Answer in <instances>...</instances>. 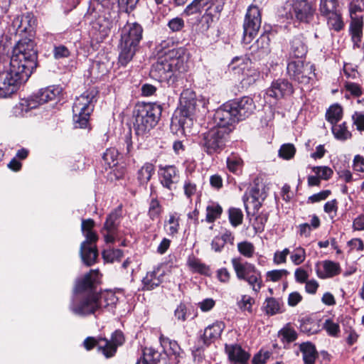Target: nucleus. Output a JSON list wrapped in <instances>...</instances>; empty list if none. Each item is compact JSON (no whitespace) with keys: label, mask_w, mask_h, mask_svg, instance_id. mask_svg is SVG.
Here are the masks:
<instances>
[{"label":"nucleus","mask_w":364,"mask_h":364,"mask_svg":"<svg viewBox=\"0 0 364 364\" xmlns=\"http://www.w3.org/2000/svg\"><path fill=\"white\" fill-rule=\"evenodd\" d=\"M285 8L291 18L303 23H309L316 11L314 4L309 0H288Z\"/></svg>","instance_id":"nucleus-11"},{"label":"nucleus","mask_w":364,"mask_h":364,"mask_svg":"<svg viewBox=\"0 0 364 364\" xmlns=\"http://www.w3.org/2000/svg\"><path fill=\"white\" fill-rule=\"evenodd\" d=\"M314 67L301 59L291 60L287 65V73L299 83L307 84L314 76Z\"/></svg>","instance_id":"nucleus-12"},{"label":"nucleus","mask_w":364,"mask_h":364,"mask_svg":"<svg viewBox=\"0 0 364 364\" xmlns=\"http://www.w3.org/2000/svg\"><path fill=\"white\" fill-rule=\"evenodd\" d=\"M224 328L225 323L221 321H217L206 327L202 336L203 343L206 346H208L211 343L214 342L220 338Z\"/></svg>","instance_id":"nucleus-24"},{"label":"nucleus","mask_w":364,"mask_h":364,"mask_svg":"<svg viewBox=\"0 0 364 364\" xmlns=\"http://www.w3.org/2000/svg\"><path fill=\"white\" fill-rule=\"evenodd\" d=\"M160 343L166 354L179 356L181 349L176 341H171L168 338L161 336Z\"/></svg>","instance_id":"nucleus-38"},{"label":"nucleus","mask_w":364,"mask_h":364,"mask_svg":"<svg viewBox=\"0 0 364 364\" xmlns=\"http://www.w3.org/2000/svg\"><path fill=\"white\" fill-rule=\"evenodd\" d=\"M263 307L265 313L271 316L280 314L283 311L282 302L273 297L266 299Z\"/></svg>","instance_id":"nucleus-39"},{"label":"nucleus","mask_w":364,"mask_h":364,"mask_svg":"<svg viewBox=\"0 0 364 364\" xmlns=\"http://www.w3.org/2000/svg\"><path fill=\"white\" fill-rule=\"evenodd\" d=\"M223 213L221 206L215 203H210L206 207V218L208 223H213L219 218Z\"/></svg>","instance_id":"nucleus-41"},{"label":"nucleus","mask_w":364,"mask_h":364,"mask_svg":"<svg viewBox=\"0 0 364 364\" xmlns=\"http://www.w3.org/2000/svg\"><path fill=\"white\" fill-rule=\"evenodd\" d=\"M323 328L331 336L336 337L340 333V326L338 323L331 319H326L323 323Z\"/></svg>","instance_id":"nucleus-55"},{"label":"nucleus","mask_w":364,"mask_h":364,"mask_svg":"<svg viewBox=\"0 0 364 364\" xmlns=\"http://www.w3.org/2000/svg\"><path fill=\"white\" fill-rule=\"evenodd\" d=\"M154 166L151 163H145L137 171V181L140 185H146L154 173Z\"/></svg>","instance_id":"nucleus-33"},{"label":"nucleus","mask_w":364,"mask_h":364,"mask_svg":"<svg viewBox=\"0 0 364 364\" xmlns=\"http://www.w3.org/2000/svg\"><path fill=\"white\" fill-rule=\"evenodd\" d=\"M253 299L248 295H243L241 300L238 302V306L242 311H251Z\"/></svg>","instance_id":"nucleus-62"},{"label":"nucleus","mask_w":364,"mask_h":364,"mask_svg":"<svg viewBox=\"0 0 364 364\" xmlns=\"http://www.w3.org/2000/svg\"><path fill=\"white\" fill-rule=\"evenodd\" d=\"M187 264L193 272L204 275H208L210 274L209 267L201 262L200 259L195 257H189L187 261Z\"/></svg>","instance_id":"nucleus-37"},{"label":"nucleus","mask_w":364,"mask_h":364,"mask_svg":"<svg viewBox=\"0 0 364 364\" xmlns=\"http://www.w3.org/2000/svg\"><path fill=\"white\" fill-rule=\"evenodd\" d=\"M161 114V107L156 104H138L134 110V127L136 134L144 135L158 123Z\"/></svg>","instance_id":"nucleus-6"},{"label":"nucleus","mask_w":364,"mask_h":364,"mask_svg":"<svg viewBox=\"0 0 364 364\" xmlns=\"http://www.w3.org/2000/svg\"><path fill=\"white\" fill-rule=\"evenodd\" d=\"M228 134L227 128L214 127L201 134L200 145L208 155L219 154L226 146Z\"/></svg>","instance_id":"nucleus-9"},{"label":"nucleus","mask_w":364,"mask_h":364,"mask_svg":"<svg viewBox=\"0 0 364 364\" xmlns=\"http://www.w3.org/2000/svg\"><path fill=\"white\" fill-rule=\"evenodd\" d=\"M270 38L269 34H262L255 42V46L260 50L262 54L267 53L269 51Z\"/></svg>","instance_id":"nucleus-50"},{"label":"nucleus","mask_w":364,"mask_h":364,"mask_svg":"<svg viewBox=\"0 0 364 364\" xmlns=\"http://www.w3.org/2000/svg\"><path fill=\"white\" fill-rule=\"evenodd\" d=\"M243 161L242 159L235 154H231L227 158V166L230 171L233 173H240L242 171Z\"/></svg>","instance_id":"nucleus-40"},{"label":"nucleus","mask_w":364,"mask_h":364,"mask_svg":"<svg viewBox=\"0 0 364 364\" xmlns=\"http://www.w3.org/2000/svg\"><path fill=\"white\" fill-rule=\"evenodd\" d=\"M230 102H227L218 108L214 114V121L216 127H225L238 122L237 117Z\"/></svg>","instance_id":"nucleus-15"},{"label":"nucleus","mask_w":364,"mask_h":364,"mask_svg":"<svg viewBox=\"0 0 364 364\" xmlns=\"http://www.w3.org/2000/svg\"><path fill=\"white\" fill-rule=\"evenodd\" d=\"M228 213L230 222L233 227H237L242 223L243 214L240 209L231 208Z\"/></svg>","instance_id":"nucleus-52"},{"label":"nucleus","mask_w":364,"mask_h":364,"mask_svg":"<svg viewBox=\"0 0 364 364\" xmlns=\"http://www.w3.org/2000/svg\"><path fill=\"white\" fill-rule=\"evenodd\" d=\"M270 357V353L269 351L260 350L257 353L252 359L253 364H265L267 360Z\"/></svg>","instance_id":"nucleus-64"},{"label":"nucleus","mask_w":364,"mask_h":364,"mask_svg":"<svg viewBox=\"0 0 364 364\" xmlns=\"http://www.w3.org/2000/svg\"><path fill=\"white\" fill-rule=\"evenodd\" d=\"M331 192L329 190H324L309 197L308 202L314 203L326 200Z\"/></svg>","instance_id":"nucleus-63"},{"label":"nucleus","mask_w":364,"mask_h":364,"mask_svg":"<svg viewBox=\"0 0 364 364\" xmlns=\"http://www.w3.org/2000/svg\"><path fill=\"white\" fill-rule=\"evenodd\" d=\"M70 53L67 47L60 45L55 46L53 49V56L55 59H60L68 58Z\"/></svg>","instance_id":"nucleus-60"},{"label":"nucleus","mask_w":364,"mask_h":364,"mask_svg":"<svg viewBox=\"0 0 364 364\" xmlns=\"http://www.w3.org/2000/svg\"><path fill=\"white\" fill-rule=\"evenodd\" d=\"M143 28L138 23H127L121 29L118 62L126 66L133 58L142 39Z\"/></svg>","instance_id":"nucleus-5"},{"label":"nucleus","mask_w":364,"mask_h":364,"mask_svg":"<svg viewBox=\"0 0 364 364\" xmlns=\"http://www.w3.org/2000/svg\"><path fill=\"white\" fill-rule=\"evenodd\" d=\"M62 90L60 87L50 86L38 91L37 95L28 99H23L15 107L14 112L16 115L23 116L24 114L39 105L49 101H54L60 95Z\"/></svg>","instance_id":"nucleus-8"},{"label":"nucleus","mask_w":364,"mask_h":364,"mask_svg":"<svg viewBox=\"0 0 364 364\" xmlns=\"http://www.w3.org/2000/svg\"><path fill=\"white\" fill-rule=\"evenodd\" d=\"M94 97L95 93L93 91H87L76 97L73 106V121L75 127H87L90 115L93 111Z\"/></svg>","instance_id":"nucleus-10"},{"label":"nucleus","mask_w":364,"mask_h":364,"mask_svg":"<svg viewBox=\"0 0 364 364\" xmlns=\"http://www.w3.org/2000/svg\"><path fill=\"white\" fill-rule=\"evenodd\" d=\"M223 10L222 4H218L214 7H208L205 13L203 15L200 24L203 31H208L220 17V14Z\"/></svg>","instance_id":"nucleus-22"},{"label":"nucleus","mask_w":364,"mask_h":364,"mask_svg":"<svg viewBox=\"0 0 364 364\" xmlns=\"http://www.w3.org/2000/svg\"><path fill=\"white\" fill-rule=\"evenodd\" d=\"M313 171L321 180H328L333 175V170L328 166H314Z\"/></svg>","instance_id":"nucleus-57"},{"label":"nucleus","mask_w":364,"mask_h":364,"mask_svg":"<svg viewBox=\"0 0 364 364\" xmlns=\"http://www.w3.org/2000/svg\"><path fill=\"white\" fill-rule=\"evenodd\" d=\"M332 132L336 139L345 141L351 137V133L348 130L346 122L341 124H333Z\"/></svg>","instance_id":"nucleus-42"},{"label":"nucleus","mask_w":364,"mask_h":364,"mask_svg":"<svg viewBox=\"0 0 364 364\" xmlns=\"http://www.w3.org/2000/svg\"><path fill=\"white\" fill-rule=\"evenodd\" d=\"M278 336L282 343H290L297 339L298 333L290 323H287L279 331Z\"/></svg>","instance_id":"nucleus-35"},{"label":"nucleus","mask_w":364,"mask_h":364,"mask_svg":"<svg viewBox=\"0 0 364 364\" xmlns=\"http://www.w3.org/2000/svg\"><path fill=\"white\" fill-rule=\"evenodd\" d=\"M118 298L112 291H105L100 294H97V303L99 310L102 309H111L117 304Z\"/></svg>","instance_id":"nucleus-32"},{"label":"nucleus","mask_w":364,"mask_h":364,"mask_svg":"<svg viewBox=\"0 0 364 364\" xmlns=\"http://www.w3.org/2000/svg\"><path fill=\"white\" fill-rule=\"evenodd\" d=\"M231 264L237 278L239 280L247 282L252 291L258 293L262 287V279L261 272L255 264L248 262H242L240 257L232 258Z\"/></svg>","instance_id":"nucleus-7"},{"label":"nucleus","mask_w":364,"mask_h":364,"mask_svg":"<svg viewBox=\"0 0 364 364\" xmlns=\"http://www.w3.org/2000/svg\"><path fill=\"white\" fill-rule=\"evenodd\" d=\"M221 4L223 6V0H193L185 9L188 15H191L197 12H200L205 6L214 7L217 4Z\"/></svg>","instance_id":"nucleus-28"},{"label":"nucleus","mask_w":364,"mask_h":364,"mask_svg":"<svg viewBox=\"0 0 364 364\" xmlns=\"http://www.w3.org/2000/svg\"><path fill=\"white\" fill-rule=\"evenodd\" d=\"M363 17H352V20L350 21L349 26V32L351 36V39L355 46H358L361 41L363 36Z\"/></svg>","instance_id":"nucleus-27"},{"label":"nucleus","mask_w":364,"mask_h":364,"mask_svg":"<svg viewBox=\"0 0 364 364\" xmlns=\"http://www.w3.org/2000/svg\"><path fill=\"white\" fill-rule=\"evenodd\" d=\"M307 52L306 46L301 36L294 37L291 42L290 55L293 58L301 59Z\"/></svg>","instance_id":"nucleus-30"},{"label":"nucleus","mask_w":364,"mask_h":364,"mask_svg":"<svg viewBox=\"0 0 364 364\" xmlns=\"http://www.w3.org/2000/svg\"><path fill=\"white\" fill-rule=\"evenodd\" d=\"M123 253L119 249H107L103 251L102 257L107 262H114L122 258Z\"/></svg>","instance_id":"nucleus-51"},{"label":"nucleus","mask_w":364,"mask_h":364,"mask_svg":"<svg viewBox=\"0 0 364 364\" xmlns=\"http://www.w3.org/2000/svg\"><path fill=\"white\" fill-rule=\"evenodd\" d=\"M188 59L187 50L183 47L164 51L152 65L150 75L159 82H168L174 72H183Z\"/></svg>","instance_id":"nucleus-4"},{"label":"nucleus","mask_w":364,"mask_h":364,"mask_svg":"<svg viewBox=\"0 0 364 364\" xmlns=\"http://www.w3.org/2000/svg\"><path fill=\"white\" fill-rule=\"evenodd\" d=\"M237 250L240 255L246 258H251L253 257L255 247L254 245L248 241H242L237 243Z\"/></svg>","instance_id":"nucleus-45"},{"label":"nucleus","mask_w":364,"mask_h":364,"mask_svg":"<svg viewBox=\"0 0 364 364\" xmlns=\"http://www.w3.org/2000/svg\"><path fill=\"white\" fill-rule=\"evenodd\" d=\"M237 117L238 121L242 120L252 115L256 109V105L252 98L245 96L235 101L230 102Z\"/></svg>","instance_id":"nucleus-16"},{"label":"nucleus","mask_w":364,"mask_h":364,"mask_svg":"<svg viewBox=\"0 0 364 364\" xmlns=\"http://www.w3.org/2000/svg\"><path fill=\"white\" fill-rule=\"evenodd\" d=\"M289 274L286 269H275L267 272V279L276 282L279 281L283 277Z\"/></svg>","instance_id":"nucleus-58"},{"label":"nucleus","mask_w":364,"mask_h":364,"mask_svg":"<svg viewBox=\"0 0 364 364\" xmlns=\"http://www.w3.org/2000/svg\"><path fill=\"white\" fill-rule=\"evenodd\" d=\"M343 116L342 107L338 105L331 106L326 112V119L331 124H336L340 121Z\"/></svg>","instance_id":"nucleus-44"},{"label":"nucleus","mask_w":364,"mask_h":364,"mask_svg":"<svg viewBox=\"0 0 364 364\" xmlns=\"http://www.w3.org/2000/svg\"><path fill=\"white\" fill-rule=\"evenodd\" d=\"M292 85L287 80L279 79L274 81L271 86L267 90V97L278 100L293 93Z\"/></svg>","instance_id":"nucleus-17"},{"label":"nucleus","mask_w":364,"mask_h":364,"mask_svg":"<svg viewBox=\"0 0 364 364\" xmlns=\"http://www.w3.org/2000/svg\"><path fill=\"white\" fill-rule=\"evenodd\" d=\"M164 274V272L159 267L147 272L142 279L143 289L149 291L158 287L162 282Z\"/></svg>","instance_id":"nucleus-23"},{"label":"nucleus","mask_w":364,"mask_h":364,"mask_svg":"<svg viewBox=\"0 0 364 364\" xmlns=\"http://www.w3.org/2000/svg\"><path fill=\"white\" fill-rule=\"evenodd\" d=\"M162 212V207L156 198H152L149 203V215L151 220L159 218Z\"/></svg>","instance_id":"nucleus-53"},{"label":"nucleus","mask_w":364,"mask_h":364,"mask_svg":"<svg viewBox=\"0 0 364 364\" xmlns=\"http://www.w3.org/2000/svg\"><path fill=\"white\" fill-rule=\"evenodd\" d=\"M160 354L152 348H146L143 354V364H157L159 361Z\"/></svg>","instance_id":"nucleus-47"},{"label":"nucleus","mask_w":364,"mask_h":364,"mask_svg":"<svg viewBox=\"0 0 364 364\" xmlns=\"http://www.w3.org/2000/svg\"><path fill=\"white\" fill-rule=\"evenodd\" d=\"M119 213L118 210L112 212L107 218L104 224L103 230L107 233L104 234V239L106 243H112L114 241V233L118 225Z\"/></svg>","instance_id":"nucleus-20"},{"label":"nucleus","mask_w":364,"mask_h":364,"mask_svg":"<svg viewBox=\"0 0 364 364\" xmlns=\"http://www.w3.org/2000/svg\"><path fill=\"white\" fill-rule=\"evenodd\" d=\"M208 100L197 95L191 89L183 90L180 97L181 109L172 119V125L178 126L184 134L191 133L197 112L206 109Z\"/></svg>","instance_id":"nucleus-3"},{"label":"nucleus","mask_w":364,"mask_h":364,"mask_svg":"<svg viewBox=\"0 0 364 364\" xmlns=\"http://www.w3.org/2000/svg\"><path fill=\"white\" fill-rule=\"evenodd\" d=\"M101 341L103 343H99V348L107 358H109L114 355L117 347L124 343V338L121 331H116L112 333L110 341L105 338H102Z\"/></svg>","instance_id":"nucleus-18"},{"label":"nucleus","mask_w":364,"mask_h":364,"mask_svg":"<svg viewBox=\"0 0 364 364\" xmlns=\"http://www.w3.org/2000/svg\"><path fill=\"white\" fill-rule=\"evenodd\" d=\"M262 22L261 14L259 7L252 4L248 7L244 24V41L246 43L251 42L257 33Z\"/></svg>","instance_id":"nucleus-13"},{"label":"nucleus","mask_w":364,"mask_h":364,"mask_svg":"<svg viewBox=\"0 0 364 364\" xmlns=\"http://www.w3.org/2000/svg\"><path fill=\"white\" fill-rule=\"evenodd\" d=\"M260 77V73L253 65L249 68L240 77L244 87L254 84Z\"/></svg>","instance_id":"nucleus-36"},{"label":"nucleus","mask_w":364,"mask_h":364,"mask_svg":"<svg viewBox=\"0 0 364 364\" xmlns=\"http://www.w3.org/2000/svg\"><path fill=\"white\" fill-rule=\"evenodd\" d=\"M252 65L251 60L247 56L235 57L229 64V70L240 77Z\"/></svg>","instance_id":"nucleus-25"},{"label":"nucleus","mask_w":364,"mask_h":364,"mask_svg":"<svg viewBox=\"0 0 364 364\" xmlns=\"http://www.w3.org/2000/svg\"><path fill=\"white\" fill-rule=\"evenodd\" d=\"M299 350L302 353V358L304 364H314L317 358L318 352L315 346L311 342H304L299 345Z\"/></svg>","instance_id":"nucleus-29"},{"label":"nucleus","mask_w":364,"mask_h":364,"mask_svg":"<svg viewBox=\"0 0 364 364\" xmlns=\"http://www.w3.org/2000/svg\"><path fill=\"white\" fill-rule=\"evenodd\" d=\"M159 178L160 183L164 188L169 191H173L179 182V171L174 166H160Z\"/></svg>","instance_id":"nucleus-14"},{"label":"nucleus","mask_w":364,"mask_h":364,"mask_svg":"<svg viewBox=\"0 0 364 364\" xmlns=\"http://www.w3.org/2000/svg\"><path fill=\"white\" fill-rule=\"evenodd\" d=\"M225 352L231 364H247L250 355L237 344L225 345Z\"/></svg>","instance_id":"nucleus-19"},{"label":"nucleus","mask_w":364,"mask_h":364,"mask_svg":"<svg viewBox=\"0 0 364 364\" xmlns=\"http://www.w3.org/2000/svg\"><path fill=\"white\" fill-rule=\"evenodd\" d=\"M290 251L288 248H284L282 251H277L274 255V262L276 264H284L287 262V257Z\"/></svg>","instance_id":"nucleus-61"},{"label":"nucleus","mask_w":364,"mask_h":364,"mask_svg":"<svg viewBox=\"0 0 364 364\" xmlns=\"http://www.w3.org/2000/svg\"><path fill=\"white\" fill-rule=\"evenodd\" d=\"M118 151L115 148H109L103 154V160L109 166L114 167L117 164Z\"/></svg>","instance_id":"nucleus-49"},{"label":"nucleus","mask_w":364,"mask_h":364,"mask_svg":"<svg viewBox=\"0 0 364 364\" xmlns=\"http://www.w3.org/2000/svg\"><path fill=\"white\" fill-rule=\"evenodd\" d=\"M338 0H320L319 11L323 16L338 11Z\"/></svg>","instance_id":"nucleus-43"},{"label":"nucleus","mask_w":364,"mask_h":364,"mask_svg":"<svg viewBox=\"0 0 364 364\" xmlns=\"http://www.w3.org/2000/svg\"><path fill=\"white\" fill-rule=\"evenodd\" d=\"M324 17L326 18L327 26L330 30L339 32L344 28V22L339 11L331 13Z\"/></svg>","instance_id":"nucleus-34"},{"label":"nucleus","mask_w":364,"mask_h":364,"mask_svg":"<svg viewBox=\"0 0 364 364\" xmlns=\"http://www.w3.org/2000/svg\"><path fill=\"white\" fill-rule=\"evenodd\" d=\"M323 270L321 271L318 268L316 269L317 276L321 279H326L338 275L341 272V267L338 263L325 260L322 262Z\"/></svg>","instance_id":"nucleus-26"},{"label":"nucleus","mask_w":364,"mask_h":364,"mask_svg":"<svg viewBox=\"0 0 364 364\" xmlns=\"http://www.w3.org/2000/svg\"><path fill=\"white\" fill-rule=\"evenodd\" d=\"M290 259L295 265L302 264L306 259V250L302 247H297L290 252Z\"/></svg>","instance_id":"nucleus-48"},{"label":"nucleus","mask_w":364,"mask_h":364,"mask_svg":"<svg viewBox=\"0 0 364 364\" xmlns=\"http://www.w3.org/2000/svg\"><path fill=\"white\" fill-rule=\"evenodd\" d=\"M36 23V19L31 14H27L21 16L16 17L12 26L16 29L17 33H31Z\"/></svg>","instance_id":"nucleus-21"},{"label":"nucleus","mask_w":364,"mask_h":364,"mask_svg":"<svg viewBox=\"0 0 364 364\" xmlns=\"http://www.w3.org/2000/svg\"><path fill=\"white\" fill-rule=\"evenodd\" d=\"M179 218L176 214H171L169 218L166 222L165 229L169 235H174L178 231L179 228Z\"/></svg>","instance_id":"nucleus-46"},{"label":"nucleus","mask_w":364,"mask_h":364,"mask_svg":"<svg viewBox=\"0 0 364 364\" xmlns=\"http://www.w3.org/2000/svg\"><path fill=\"white\" fill-rule=\"evenodd\" d=\"M167 26L171 32H180L185 27V21L181 17H175L168 21Z\"/></svg>","instance_id":"nucleus-56"},{"label":"nucleus","mask_w":364,"mask_h":364,"mask_svg":"<svg viewBox=\"0 0 364 364\" xmlns=\"http://www.w3.org/2000/svg\"><path fill=\"white\" fill-rule=\"evenodd\" d=\"M99 279L97 269H92L75 284V295L70 305V310L78 316H87L99 310L97 294L92 288Z\"/></svg>","instance_id":"nucleus-2"},{"label":"nucleus","mask_w":364,"mask_h":364,"mask_svg":"<svg viewBox=\"0 0 364 364\" xmlns=\"http://www.w3.org/2000/svg\"><path fill=\"white\" fill-rule=\"evenodd\" d=\"M296 149L292 144H283L279 150V156L286 160L294 157Z\"/></svg>","instance_id":"nucleus-54"},{"label":"nucleus","mask_w":364,"mask_h":364,"mask_svg":"<svg viewBox=\"0 0 364 364\" xmlns=\"http://www.w3.org/2000/svg\"><path fill=\"white\" fill-rule=\"evenodd\" d=\"M80 255L83 262L91 266L95 262L97 257L96 246H86V242H82L80 246Z\"/></svg>","instance_id":"nucleus-31"},{"label":"nucleus","mask_w":364,"mask_h":364,"mask_svg":"<svg viewBox=\"0 0 364 364\" xmlns=\"http://www.w3.org/2000/svg\"><path fill=\"white\" fill-rule=\"evenodd\" d=\"M36 65V43L28 38L20 40L9 62L0 58V98L14 93L20 83L28 80Z\"/></svg>","instance_id":"nucleus-1"},{"label":"nucleus","mask_w":364,"mask_h":364,"mask_svg":"<svg viewBox=\"0 0 364 364\" xmlns=\"http://www.w3.org/2000/svg\"><path fill=\"white\" fill-rule=\"evenodd\" d=\"M338 203L336 199L326 202L323 206L324 211L329 215L331 219L336 215L338 210Z\"/></svg>","instance_id":"nucleus-59"}]
</instances>
